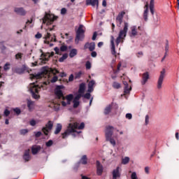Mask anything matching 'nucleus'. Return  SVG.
Segmentation results:
<instances>
[{
	"label": "nucleus",
	"mask_w": 179,
	"mask_h": 179,
	"mask_svg": "<svg viewBox=\"0 0 179 179\" xmlns=\"http://www.w3.org/2000/svg\"><path fill=\"white\" fill-rule=\"evenodd\" d=\"M57 19H58V17L52 15V14H48L47 13H45V16L43 18V23L44 24H45V23H47V24H52V23H54L55 20H57Z\"/></svg>",
	"instance_id": "423d86ee"
},
{
	"label": "nucleus",
	"mask_w": 179,
	"mask_h": 179,
	"mask_svg": "<svg viewBox=\"0 0 179 179\" xmlns=\"http://www.w3.org/2000/svg\"><path fill=\"white\" fill-rule=\"evenodd\" d=\"M31 106H33V101H27V107H28L29 110H31Z\"/></svg>",
	"instance_id": "09e8293b"
},
{
	"label": "nucleus",
	"mask_w": 179,
	"mask_h": 179,
	"mask_svg": "<svg viewBox=\"0 0 179 179\" xmlns=\"http://www.w3.org/2000/svg\"><path fill=\"white\" fill-rule=\"evenodd\" d=\"M54 142L52 141V140H49L48 142L45 143V145L47 146V148H50L51 146H52Z\"/></svg>",
	"instance_id": "79ce46f5"
},
{
	"label": "nucleus",
	"mask_w": 179,
	"mask_h": 179,
	"mask_svg": "<svg viewBox=\"0 0 179 179\" xmlns=\"http://www.w3.org/2000/svg\"><path fill=\"white\" fill-rule=\"evenodd\" d=\"M85 38V31L83 29V25L80 24L78 30L76 31V36L75 38L76 44H79V41H83Z\"/></svg>",
	"instance_id": "39448f33"
},
{
	"label": "nucleus",
	"mask_w": 179,
	"mask_h": 179,
	"mask_svg": "<svg viewBox=\"0 0 179 179\" xmlns=\"http://www.w3.org/2000/svg\"><path fill=\"white\" fill-rule=\"evenodd\" d=\"M144 9L143 18L145 22H148V13H149V4L148 3L145 5Z\"/></svg>",
	"instance_id": "4be33fe9"
},
{
	"label": "nucleus",
	"mask_w": 179,
	"mask_h": 179,
	"mask_svg": "<svg viewBox=\"0 0 179 179\" xmlns=\"http://www.w3.org/2000/svg\"><path fill=\"white\" fill-rule=\"evenodd\" d=\"M62 130V124L58 123L57 124L56 129L54 132L55 135H58V134H59V132H61Z\"/></svg>",
	"instance_id": "bb28decb"
},
{
	"label": "nucleus",
	"mask_w": 179,
	"mask_h": 179,
	"mask_svg": "<svg viewBox=\"0 0 179 179\" xmlns=\"http://www.w3.org/2000/svg\"><path fill=\"white\" fill-rule=\"evenodd\" d=\"M124 94H128L129 93V92H131L132 87H129V85H128V83H127V81L124 82Z\"/></svg>",
	"instance_id": "b1692460"
},
{
	"label": "nucleus",
	"mask_w": 179,
	"mask_h": 179,
	"mask_svg": "<svg viewBox=\"0 0 179 179\" xmlns=\"http://www.w3.org/2000/svg\"><path fill=\"white\" fill-rule=\"evenodd\" d=\"M149 124V115H145V125H148Z\"/></svg>",
	"instance_id": "338daca9"
},
{
	"label": "nucleus",
	"mask_w": 179,
	"mask_h": 179,
	"mask_svg": "<svg viewBox=\"0 0 179 179\" xmlns=\"http://www.w3.org/2000/svg\"><path fill=\"white\" fill-rule=\"evenodd\" d=\"M85 68L87 70L92 69V63L90 61L86 62Z\"/></svg>",
	"instance_id": "58836bf2"
},
{
	"label": "nucleus",
	"mask_w": 179,
	"mask_h": 179,
	"mask_svg": "<svg viewBox=\"0 0 179 179\" xmlns=\"http://www.w3.org/2000/svg\"><path fill=\"white\" fill-rule=\"evenodd\" d=\"M23 159L25 162H29L30 160V150H25Z\"/></svg>",
	"instance_id": "5701e85b"
},
{
	"label": "nucleus",
	"mask_w": 179,
	"mask_h": 179,
	"mask_svg": "<svg viewBox=\"0 0 179 179\" xmlns=\"http://www.w3.org/2000/svg\"><path fill=\"white\" fill-rule=\"evenodd\" d=\"M96 37H97V32L95 31L94 32V34L92 36V40L93 41L96 40Z\"/></svg>",
	"instance_id": "774afa93"
},
{
	"label": "nucleus",
	"mask_w": 179,
	"mask_h": 179,
	"mask_svg": "<svg viewBox=\"0 0 179 179\" xmlns=\"http://www.w3.org/2000/svg\"><path fill=\"white\" fill-rule=\"evenodd\" d=\"M13 111H14V113H15V114L17 115H20V114L22 113V110H20V108H14Z\"/></svg>",
	"instance_id": "c03bdc74"
},
{
	"label": "nucleus",
	"mask_w": 179,
	"mask_h": 179,
	"mask_svg": "<svg viewBox=\"0 0 179 179\" xmlns=\"http://www.w3.org/2000/svg\"><path fill=\"white\" fill-rule=\"evenodd\" d=\"M31 149L32 155H37V153H38V152H40V150H41V146L34 145L31 147Z\"/></svg>",
	"instance_id": "aec40b11"
},
{
	"label": "nucleus",
	"mask_w": 179,
	"mask_h": 179,
	"mask_svg": "<svg viewBox=\"0 0 179 179\" xmlns=\"http://www.w3.org/2000/svg\"><path fill=\"white\" fill-rule=\"evenodd\" d=\"M80 163H81V164H87V156L86 155H83V157H81L80 160Z\"/></svg>",
	"instance_id": "7c9ffc66"
},
{
	"label": "nucleus",
	"mask_w": 179,
	"mask_h": 179,
	"mask_svg": "<svg viewBox=\"0 0 179 179\" xmlns=\"http://www.w3.org/2000/svg\"><path fill=\"white\" fill-rule=\"evenodd\" d=\"M58 80V77L57 76H53L52 78L51 79V83H55Z\"/></svg>",
	"instance_id": "603ef678"
},
{
	"label": "nucleus",
	"mask_w": 179,
	"mask_h": 179,
	"mask_svg": "<svg viewBox=\"0 0 179 179\" xmlns=\"http://www.w3.org/2000/svg\"><path fill=\"white\" fill-rule=\"evenodd\" d=\"M43 37V35L40 33L38 32L36 35H35V38H41Z\"/></svg>",
	"instance_id": "13d9d810"
},
{
	"label": "nucleus",
	"mask_w": 179,
	"mask_h": 179,
	"mask_svg": "<svg viewBox=\"0 0 179 179\" xmlns=\"http://www.w3.org/2000/svg\"><path fill=\"white\" fill-rule=\"evenodd\" d=\"M124 24L123 29L120 31L118 36L115 40L117 45H120V43H124V40H125V38L127 37V33H128V27L129 25L128 24V22H124Z\"/></svg>",
	"instance_id": "7ed1b4c3"
},
{
	"label": "nucleus",
	"mask_w": 179,
	"mask_h": 179,
	"mask_svg": "<svg viewBox=\"0 0 179 179\" xmlns=\"http://www.w3.org/2000/svg\"><path fill=\"white\" fill-rule=\"evenodd\" d=\"M87 5H91L93 8L96 6V9H99V0H86Z\"/></svg>",
	"instance_id": "2eb2a0df"
},
{
	"label": "nucleus",
	"mask_w": 179,
	"mask_h": 179,
	"mask_svg": "<svg viewBox=\"0 0 179 179\" xmlns=\"http://www.w3.org/2000/svg\"><path fill=\"white\" fill-rule=\"evenodd\" d=\"M29 124H30V125L31 126V127H35V125H36V120H31L30 121V122H29Z\"/></svg>",
	"instance_id": "e2e57ef3"
},
{
	"label": "nucleus",
	"mask_w": 179,
	"mask_h": 179,
	"mask_svg": "<svg viewBox=\"0 0 179 179\" xmlns=\"http://www.w3.org/2000/svg\"><path fill=\"white\" fill-rule=\"evenodd\" d=\"M150 10L152 15H155V6H150Z\"/></svg>",
	"instance_id": "680f3d73"
},
{
	"label": "nucleus",
	"mask_w": 179,
	"mask_h": 179,
	"mask_svg": "<svg viewBox=\"0 0 179 179\" xmlns=\"http://www.w3.org/2000/svg\"><path fill=\"white\" fill-rule=\"evenodd\" d=\"M73 108H78V107H79V104H80L79 101L73 100Z\"/></svg>",
	"instance_id": "a19ab883"
},
{
	"label": "nucleus",
	"mask_w": 179,
	"mask_h": 179,
	"mask_svg": "<svg viewBox=\"0 0 179 179\" xmlns=\"http://www.w3.org/2000/svg\"><path fill=\"white\" fill-rule=\"evenodd\" d=\"M78 55V50L73 48L70 51L69 57L70 58H73V57H76Z\"/></svg>",
	"instance_id": "cd10ccee"
},
{
	"label": "nucleus",
	"mask_w": 179,
	"mask_h": 179,
	"mask_svg": "<svg viewBox=\"0 0 179 179\" xmlns=\"http://www.w3.org/2000/svg\"><path fill=\"white\" fill-rule=\"evenodd\" d=\"M164 76H166V69H163L160 72V75L157 81V87L160 90L162 89V86L163 85V80H164Z\"/></svg>",
	"instance_id": "6e6552de"
},
{
	"label": "nucleus",
	"mask_w": 179,
	"mask_h": 179,
	"mask_svg": "<svg viewBox=\"0 0 179 179\" xmlns=\"http://www.w3.org/2000/svg\"><path fill=\"white\" fill-rule=\"evenodd\" d=\"M15 59L22 61V58H23V53L18 52L15 55Z\"/></svg>",
	"instance_id": "473e14b6"
},
{
	"label": "nucleus",
	"mask_w": 179,
	"mask_h": 179,
	"mask_svg": "<svg viewBox=\"0 0 179 179\" xmlns=\"http://www.w3.org/2000/svg\"><path fill=\"white\" fill-rule=\"evenodd\" d=\"M80 97H82V94L79 93L76 96L74 100H76V101H79V100H80Z\"/></svg>",
	"instance_id": "3c124183"
},
{
	"label": "nucleus",
	"mask_w": 179,
	"mask_h": 179,
	"mask_svg": "<svg viewBox=\"0 0 179 179\" xmlns=\"http://www.w3.org/2000/svg\"><path fill=\"white\" fill-rule=\"evenodd\" d=\"M47 85H48V83H47V82L45 81L38 85H36L34 83L31 84L29 91L32 94L33 99H40V95L38 94V92H40V89H41V87H44V86H47Z\"/></svg>",
	"instance_id": "f03ea898"
},
{
	"label": "nucleus",
	"mask_w": 179,
	"mask_h": 179,
	"mask_svg": "<svg viewBox=\"0 0 179 179\" xmlns=\"http://www.w3.org/2000/svg\"><path fill=\"white\" fill-rule=\"evenodd\" d=\"M94 85H96V81H94V80H92L91 81L89 82L88 90H87L88 93H92V92L94 90Z\"/></svg>",
	"instance_id": "412c9836"
},
{
	"label": "nucleus",
	"mask_w": 179,
	"mask_h": 179,
	"mask_svg": "<svg viewBox=\"0 0 179 179\" xmlns=\"http://www.w3.org/2000/svg\"><path fill=\"white\" fill-rule=\"evenodd\" d=\"M3 114H4L5 117H9V115L10 114V111L8 109H5Z\"/></svg>",
	"instance_id": "49530a36"
},
{
	"label": "nucleus",
	"mask_w": 179,
	"mask_h": 179,
	"mask_svg": "<svg viewBox=\"0 0 179 179\" xmlns=\"http://www.w3.org/2000/svg\"><path fill=\"white\" fill-rule=\"evenodd\" d=\"M91 57H92L93 58H96L97 57V52L96 51H92Z\"/></svg>",
	"instance_id": "5fc2aeb1"
},
{
	"label": "nucleus",
	"mask_w": 179,
	"mask_h": 179,
	"mask_svg": "<svg viewBox=\"0 0 179 179\" xmlns=\"http://www.w3.org/2000/svg\"><path fill=\"white\" fill-rule=\"evenodd\" d=\"M20 132L21 135H26V134L29 132V130H27V129H21Z\"/></svg>",
	"instance_id": "de8ad7c7"
},
{
	"label": "nucleus",
	"mask_w": 179,
	"mask_h": 179,
	"mask_svg": "<svg viewBox=\"0 0 179 179\" xmlns=\"http://www.w3.org/2000/svg\"><path fill=\"white\" fill-rule=\"evenodd\" d=\"M96 48V43L94 42H87L84 45V50H89L90 51H94Z\"/></svg>",
	"instance_id": "9b49d317"
},
{
	"label": "nucleus",
	"mask_w": 179,
	"mask_h": 179,
	"mask_svg": "<svg viewBox=\"0 0 179 179\" xmlns=\"http://www.w3.org/2000/svg\"><path fill=\"white\" fill-rule=\"evenodd\" d=\"M43 135V133H41V131H37L35 134V136L36 138H40V136H41Z\"/></svg>",
	"instance_id": "4d7b16f0"
},
{
	"label": "nucleus",
	"mask_w": 179,
	"mask_h": 179,
	"mask_svg": "<svg viewBox=\"0 0 179 179\" xmlns=\"http://www.w3.org/2000/svg\"><path fill=\"white\" fill-rule=\"evenodd\" d=\"M124 15H125L124 11H122L118 14V15L116 17V22L119 24V26L122 24V20L124 19Z\"/></svg>",
	"instance_id": "dca6fc26"
},
{
	"label": "nucleus",
	"mask_w": 179,
	"mask_h": 179,
	"mask_svg": "<svg viewBox=\"0 0 179 179\" xmlns=\"http://www.w3.org/2000/svg\"><path fill=\"white\" fill-rule=\"evenodd\" d=\"M66 58H68V54L64 53L62 55V57L59 59V62H64V61H65V59H66Z\"/></svg>",
	"instance_id": "f704fd0d"
},
{
	"label": "nucleus",
	"mask_w": 179,
	"mask_h": 179,
	"mask_svg": "<svg viewBox=\"0 0 179 179\" xmlns=\"http://www.w3.org/2000/svg\"><path fill=\"white\" fill-rule=\"evenodd\" d=\"M0 48L1 50H6V47L3 45V42H0Z\"/></svg>",
	"instance_id": "6e6d98bb"
},
{
	"label": "nucleus",
	"mask_w": 179,
	"mask_h": 179,
	"mask_svg": "<svg viewBox=\"0 0 179 179\" xmlns=\"http://www.w3.org/2000/svg\"><path fill=\"white\" fill-rule=\"evenodd\" d=\"M51 37V34H50L49 32L47 33V34L45 36V37H43L44 40V43L45 44H50V38Z\"/></svg>",
	"instance_id": "c756f323"
},
{
	"label": "nucleus",
	"mask_w": 179,
	"mask_h": 179,
	"mask_svg": "<svg viewBox=\"0 0 179 179\" xmlns=\"http://www.w3.org/2000/svg\"><path fill=\"white\" fill-rule=\"evenodd\" d=\"M85 128V123L82 122L80 126L79 123L74 122L70 123L68 126L67 129L62 134V139H66L71 135V134H73L74 132H77V134H80L81 131H76L75 129H83Z\"/></svg>",
	"instance_id": "f257e3e1"
},
{
	"label": "nucleus",
	"mask_w": 179,
	"mask_h": 179,
	"mask_svg": "<svg viewBox=\"0 0 179 179\" xmlns=\"http://www.w3.org/2000/svg\"><path fill=\"white\" fill-rule=\"evenodd\" d=\"M121 177V173H120V166H117L113 171V179L120 178Z\"/></svg>",
	"instance_id": "a211bd4d"
},
{
	"label": "nucleus",
	"mask_w": 179,
	"mask_h": 179,
	"mask_svg": "<svg viewBox=\"0 0 179 179\" xmlns=\"http://www.w3.org/2000/svg\"><path fill=\"white\" fill-rule=\"evenodd\" d=\"M73 78H75V77L73 76V74H71L69 78V82H73Z\"/></svg>",
	"instance_id": "052dcab7"
},
{
	"label": "nucleus",
	"mask_w": 179,
	"mask_h": 179,
	"mask_svg": "<svg viewBox=\"0 0 179 179\" xmlns=\"http://www.w3.org/2000/svg\"><path fill=\"white\" fill-rule=\"evenodd\" d=\"M138 34V31H136V27H131V36H133L134 37H135V36H136Z\"/></svg>",
	"instance_id": "72a5a7b5"
},
{
	"label": "nucleus",
	"mask_w": 179,
	"mask_h": 179,
	"mask_svg": "<svg viewBox=\"0 0 179 179\" xmlns=\"http://www.w3.org/2000/svg\"><path fill=\"white\" fill-rule=\"evenodd\" d=\"M43 55V61H48V58H51V57H54V52H52L51 54L48 53L46 55L42 54Z\"/></svg>",
	"instance_id": "c85d7f7f"
},
{
	"label": "nucleus",
	"mask_w": 179,
	"mask_h": 179,
	"mask_svg": "<svg viewBox=\"0 0 179 179\" xmlns=\"http://www.w3.org/2000/svg\"><path fill=\"white\" fill-rule=\"evenodd\" d=\"M90 93H86L85 95H83L84 99H87V100H90L91 97Z\"/></svg>",
	"instance_id": "8fccbe9b"
},
{
	"label": "nucleus",
	"mask_w": 179,
	"mask_h": 179,
	"mask_svg": "<svg viewBox=\"0 0 179 179\" xmlns=\"http://www.w3.org/2000/svg\"><path fill=\"white\" fill-rule=\"evenodd\" d=\"M50 41H54L55 43L57 42V36H55V34H53V37L51 38Z\"/></svg>",
	"instance_id": "0e129e2a"
},
{
	"label": "nucleus",
	"mask_w": 179,
	"mask_h": 179,
	"mask_svg": "<svg viewBox=\"0 0 179 179\" xmlns=\"http://www.w3.org/2000/svg\"><path fill=\"white\" fill-rule=\"evenodd\" d=\"M65 100H67L69 101H72V100H73V94H70L69 95H66L65 96Z\"/></svg>",
	"instance_id": "e433bc0d"
},
{
	"label": "nucleus",
	"mask_w": 179,
	"mask_h": 179,
	"mask_svg": "<svg viewBox=\"0 0 179 179\" xmlns=\"http://www.w3.org/2000/svg\"><path fill=\"white\" fill-rule=\"evenodd\" d=\"M129 163V157H125L122 159V164H128Z\"/></svg>",
	"instance_id": "c9c22d12"
},
{
	"label": "nucleus",
	"mask_w": 179,
	"mask_h": 179,
	"mask_svg": "<svg viewBox=\"0 0 179 179\" xmlns=\"http://www.w3.org/2000/svg\"><path fill=\"white\" fill-rule=\"evenodd\" d=\"M131 179H138V176H136V173L133 172V173H131Z\"/></svg>",
	"instance_id": "864d4df0"
},
{
	"label": "nucleus",
	"mask_w": 179,
	"mask_h": 179,
	"mask_svg": "<svg viewBox=\"0 0 179 179\" xmlns=\"http://www.w3.org/2000/svg\"><path fill=\"white\" fill-rule=\"evenodd\" d=\"M106 141H109L110 143H111V145H113V146H115V140H114V138H111V137H110V138H106Z\"/></svg>",
	"instance_id": "37998d69"
},
{
	"label": "nucleus",
	"mask_w": 179,
	"mask_h": 179,
	"mask_svg": "<svg viewBox=\"0 0 179 179\" xmlns=\"http://www.w3.org/2000/svg\"><path fill=\"white\" fill-rule=\"evenodd\" d=\"M148 80H149V72H145L142 75L141 85H146Z\"/></svg>",
	"instance_id": "6ab92c4d"
},
{
	"label": "nucleus",
	"mask_w": 179,
	"mask_h": 179,
	"mask_svg": "<svg viewBox=\"0 0 179 179\" xmlns=\"http://www.w3.org/2000/svg\"><path fill=\"white\" fill-rule=\"evenodd\" d=\"M82 77V71H79L78 73H75L74 79H80Z\"/></svg>",
	"instance_id": "ea45409f"
},
{
	"label": "nucleus",
	"mask_w": 179,
	"mask_h": 179,
	"mask_svg": "<svg viewBox=\"0 0 179 179\" xmlns=\"http://www.w3.org/2000/svg\"><path fill=\"white\" fill-rule=\"evenodd\" d=\"M85 89H86V84L85 83L80 84L79 89H78V93H80V94L85 93Z\"/></svg>",
	"instance_id": "393cba45"
},
{
	"label": "nucleus",
	"mask_w": 179,
	"mask_h": 179,
	"mask_svg": "<svg viewBox=\"0 0 179 179\" xmlns=\"http://www.w3.org/2000/svg\"><path fill=\"white\" fill-rule=\"evenodd\" d=\"M110 44H111V53L112 55L117 57V52L115 51V45L114 44V36H110Z\"/></svg>",
	"instance_id": "ddd939ff"
},
{
	"label": "nucleus",
	"mask_w": 179,
	"mask_h": 179,
	"mask_svg": "<svg viewBox=\"0 0 179 179\" xmlns=\"http://www.w3.org/2000/svg\"><path fill=\"white\" fill-rule=\"evenodd\" d=\"M64 85H57L55 89V94L59 100H65V96H64V92H62V89H64Z\"/></svg>",
	"instance_id": "0eeeda50"
},
{
	"label": "nucleus",
	"mask_w": 179,
	"mask_h": 179,
	"mask_svg": "<svg viewBox=\"0 0 179 179\" xmlns=\"http://www.w3.org/2000/svg\"><path fill=\"white\" fill-rule=\"evenodd\" d=\"M96 174L97 176H101L103 174V171L104 170V168L103 167V165L101 163H100L99 161H96Z\"/></svg>",
	"instance_id": "f8f14e48"
},
{
	"label": "nucleus",
	"mask_w": 179,
	"mask_h": 179,
	"mask_svg": "<svg viewBox=\"0 0 179 179\" xmlns=\"http://www.w3.org/2000/svg\"><path fill=\"white\" fill-rule=\"evenodd\" d=\"M14 12L17 13V15H20V16H25L26 15V10L23 8H15Z\"/></svg>",
	"instance_id": "f3484780"
},
{
	"label": "nucleus",
	"mask_w": 179,
	"mask_h": 179,
	"mask_svg": "<svg viewBox=\"0 0 179 179\" xmlns=\"http://www.w3.org/2000/svg\"><path fill=\"white\" fill-rule=\"evenodd\" d=\"M26 71V66H23L22 68H16L15 69V72L16 73H19L20 75H22V73H24V71Z\"/></svg>",
	"instance_id": "a878e982"
},
{
	"label": "nucleus",
	"mask_w": 179,
	"mask_h": 179,
	"mask_svg": "<svg viewBox=\"0 0 179 179\" xmlns=\"http://www.w3.org/2000/svg\"><path fill=\"white\" fill-rule=\"evenodd\" d=\"M114 131V127L113 126H106L105 130V135L106 139H110L113 136V133Z\"/></svg>",
	"instance_id": "9d476101"
},
{
	"label": "nucleus",
	"mask_w": 179,
	"mask_h": 179,
	"mask_svg": "<svg viewBox=\"0 0 179 179\" xmlns=\"http://www.w3.org/2000/svg\"><path fill=\"white\" fill-rule=\"evenodd\" d=\"M48 69L45 66L41 69V71L40 73L37 74H31L30 78L31 79H36V80H38V79H43V78H47L48 76L49 73Z\"/></svg>",
	"instance_id": "20e7f679"
},
{
	"label": "nucleus",
	"mask_w": 179,
	"mask_h": 179,
	"mask_svg": "<svg viewBox=\"0 0 179 179\" xmlns=\"http://www.w3.org/2000/svg\"><path fill=\"white\" fill-rule=\"evenodd\" d=\"M10 64L9 63H6L4 66H3V69L4 71H9V69H10Z\"/></svg>",
	"instance_id": "a18cd8bd"
},
{
	"label": "nucleus",
	"mask_w": 179,
	"mask_h": 179,
	"mask_svg": "<svg viewBox=\"0 0 179 179\" xmlns=\"http://www.w3.org/2000/svg\"><path fill=\"white\" fill-rule=\"evenodd\" d=\"M117 106V104L114 103V102H112L111 104H109L108 106L106 107L103 114L105 115H108L111 113V110H113V106Z\"/></svg>",
	"instance_id": "4468645a"
},
{
	"label": "nucleus",
	"mask_w": 179,
	"mask_h": 179,
	"mask_svg": "<svg viewBox=\"0 0 179 179\" xmlns=\"http://www.w3.org/2000/svg\"><path fill=\"white\" fill-rule=\"evenodd\" d=\"M53 127L54 123L51 120H49L45 124V127L42 128V131L43 132L44 135L47 136V135H48L49 131H51Z\"/></svg>",
	"instance_id": "1a4fd4ad"
},
{
	"label": "nucleus",
	"mask_w": 179,
	"mask_h": 179,
	"mask_svg": "<svg viewBox=\"0 0 179 179\" xmlns=\"http://www.w3.org/2000/svg\"><path fill=\"white\" fill-rule=\"evenodd\" d=\"M126 118H127V120H132V114L131 113L126 114Z\"/></svg>",
	"instance_id": "bf43d9fd"
},
{
	"label": "nucleus",
	"mask_w": 179,
	"mask_h": 179,
	"mask_svg": "<svg viewBox=\"0 0 179 179\" xmlns=\"http://www.w3.org/2000/svg\"><path fill=\"white\" fill-rule=\"evenodd\" d=\"M66 13V8H63L61 9V14L62 15H65Z\"/></svg>",
	"instance_id": "69168bd1"
},
{
	"label": "nucleus",
	"mask_w": 179,
	"mask_h": 179,
	"mask_svg": "<svg viewBox=\"0 0 179 179\" xmlns=\"http://www.w3.org/2000/svg\"><path fill=\"white\" fill-rule=\"evenodd\" d=\"M113 87H114V89H120V87H121V84L117 82H114L113 83Z\"/></svg>",
	"instance_id": "4c0bfd02"
},
{
	"label": "nucleus",
	"mask_w": 179,
	"mask_h": 179,
	"mask_svg": "<svg viewBox=\"0 0 179 179\" xmlns=\"http://www.w3.org/2000/svg\"><path fill=\"white\" fill-rule=\"evenodd\" d=\"M60 51L62 52H65L66 51H68V46L65 45V43L62 44L60 47Z\"/></svg>",
	"instance_id": "2f4dec72"
}]
</instances>
